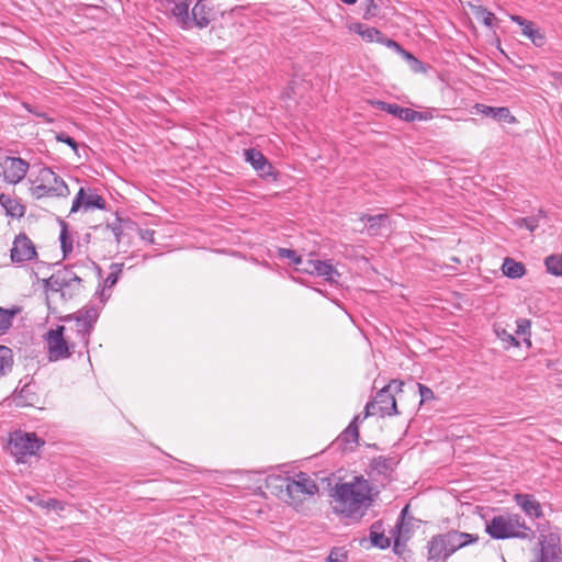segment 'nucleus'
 Here are the masks:
<instances>
[{"instance_id": "obj_48", "label": "nucleus", "mask_w": 562, "mask_h": 562, "mask_svg": "<svg viewBox=\"0 0 562 562\" xmlns=\"http://www.w3.org/2000/svg\"><path fill=\"white\" fill-rule=\"evenodd\" d=\"M114 284H115L114 282H111L109 285L106 283H104V286L101 289V291H100V302H101L102 305L110 297L111 289H112V286ZM97 293L99 294V292H97Z\"/></svg>"}, {"instance_id": "obj_15", "label": "nucleus", "mask_w": 562, "mask_h": 562, "mask_svg": "<svg viewBox=\"0 0 562 562\" xmlns=\"http://www.w3.org/2000/svg\"><path fill=\"white\" fill-rule=\"evenodd\" d=\"M245 159L252 168L259 173L260 177L266 178L273 176V167L268 159L257 149L249 148L245 150Z\"/></svg>"}, {"instance_id": "obj_43", "label": "nucleus", "mask_w": 562, "mask_h": 562, "mask_svg": "<svg viewBox=\"0 0 562 562\" xmlns=\"http://www.w3.org/2000/svg\"><path fill=\"white\" fill-rule=\"evenodd\" d=\"M406 510H407V507L403 508V510L401 513V518L398 519V521L395 525V531L397 533L395 536V548L398 547L400 541H401L402 529H403V526H404V515H405Z\"/></svg>"}, {"instance_id": "obj_2", "label": "nucleus", "mask_w": 562, "mask_h": 562, "mask_svg": "<svg viewBox=\"0 0 562 562\" xmlns=\"http://www.w3.org/2000/svg\"><path fill=\"white\" fill-rule=\"evenodd\" d=\"M266 487L294 509H300L305 502L314 498L319 492L315 480L302 471L292 476L269 475L266 480Z\"/></svg>"}, {"instance_id": "obj_16", "label": "nucleus", "mask_w": 562, "mask_h": 562, "mask_svg": "<svg viewBox=\"0 0 562 562\" xmlns=\"http://www.w3.org/2000/svg\"><path fill=\"white\" fill-rule=\"evenodd\" d=\"M428 558L436 562H445L450 555L448 542L446 541L445 533L434 536L428 542Z\"/></svg>"}, {"instance_id": "obj_36", "label": "nucleus", "mask_w": 562, "mask_h": 562, "mask_svg": "<svg viewBox=\"0 0 562 562\" xmlns=\"http://www.w3.org/2000/svg\"><path fill=\"white\" fill-rule=\"evenodd\" d=\"M521 32L527 36L535 45L541 46L544 42V36L540 30L533 27V23L529 21L528 24L521 29Z\"/></svg>"}, {"instance_id": "obj_24", "label": "nucleus", "mask_w": 562, "mask_h": 562, "mask_svg": "<svg viewBox=\"0 0 562 562\" xmlns=\"http://www.w3.org/2000/svg\"><path fill=\"white\" fill-rule=\"evenodd\" d=\"M502 271L503 274L509 279H519L525 276L526 268L524 263L507 257L503 261Z\"/></svg>"}, {"instance_id": "obj_14", "label": "nucleus", "mask_w": 562, "mask_h": 562, "mask_svg": "<svg viewBox=\"0 0 562 562\" xmlns=\"http://www.w3.org/2000/svg\"><path fill=\"white\" fill-rule=\"evenodd\" d=\"M214 15L213 0H198L191 10L192 26L206 27Z\"/></svg>"}, {"instance_id": "obj_52", "label": "nucleus", "mask_w": 562, "mask_h": 562, "mask_svg": "<svg viewBox=\"0 0 562 562\" xmlns=\"http://www.w3.org/2000/svg\"><path fill=\"white\" fill-rule=\"evenodd\" d=\"M398 54L407 60V63H409L415 56L413 54H411L409 52L405 50L403 47H402V52H398Z\"/></svg>"}, {"instance_id": "obj_29", "label": "nucleus", "mask_w": 562, "mask_h": 562, "mask_svg": "<svg viewBox=\"0 0 562 562\" xmlns=\"http://www.w3.org/2000/svg\"><path fill=\"white\" fill-rule=\"evenodd\" d=\"M349 29L368 42L382 41V33L375 27H368L362 23H353Z\"/></svg>"}, {"instance_id": "obj_40", "label": "nucleus", "mask_w": 562, "mask_h": 562, "mask_svg": "<svg viewBox=\"0 0 562 562\" xmlns=\"http://www.w3.org/2000/svg\"><path fill=\"white\" fill-rule=\"evenodd\" d=\"M496 334L499 339L507 342L509 346H515V347L519 346V341L516 339V337L514 335H512L510 333H508L507 330L496 329Z\"/></svg>"}, {"instance_id": "obj_11", "label": "nucleus", "mask_w": 562, "mask_h": 562, "mask_svg": "<svg viewBox=\"0 0 562 562\" xmlns=\"http://www.w3.org/2000/svg\"><path fill=\"white\" fill-rule=\"evenodd\" d=\"M1 168L4 181L10 184H16L24 179L30 165L20 157H7L1 164Z\"/></svg>"}, {"instance_id": "obj_50", "label": "nucleus", "mask_w": 562, "mask_h": 562, "mask_svg": "<svg viewBox=\"0 0 562 562\" xmlns=\"http://www.w3.org/2000/svg\"><path fill=\"white\" fill-rule=\"evenodd\" d=\"M408 64H409L411 69L416 74L426 71L425 65L420 60H418L416 57H414Z\"/></svg>"}, {"instance_id": "obj_17", "label": "nucleus", "mask_w": 562, "mask_h": 562, "mask_svg": "<svg viewBox=\"0 0 562 562\" xmlns=\"http://www.w3.org/2000/svg\"><path fill=\"white\" fill-rule=\"evenodd\" d=\"M515 503L530 518H540L543 516L541 504L531 494L517 493L514 495Z\"/></svg>"}, {"instance_id": "obj_19", "label": "nucleus", "mask_w": 562, "mask_h": 562, "mask_svg": "<svg viewBox=\"0 0 562 562\" xmlns=\"http://www.w3.org/2000/svg\"><path fill=\"white\" fill-rule=\"evenodd\" d=\"M380 109L386 111L387 113L405 121V122H414L417 119L422 117V112L412 110L409 108L400 106L396 103H386L379 102Z\"/></svg>"}, {"instance_id": "obj_4", "label": "nucleus", "mask_w": 562, "mask_h": 562, "mask_svg": "<svg viewBox=\"0 0 562 562\" xmlns=\"http://www.w3.org/2000/svg\"><path fill=\"white\" fill-rule=\"evenodd\" d=\"M30 192L36 200L44 198H67L70 194V190L63 178L47 167L40 169L36 179L33 181V186L30 188Z\"/></svg>"}, {"instance_id": "obj_46", "label": "nucleus", "mask_w": 562, "mask_h": 562, "mask_svg": "<svg viewBox=\"0 0 562 562\" xmlns=\"http://www.w3.org/2000/svg\"><path fill=\"white\" fill-rule=\"evenodd\" d=\"M529 328H530V321L529 319L519 318L517 321V329H516V334L517 335H525V334H527Z\"/></svg>"}, {"instance_id": "obj_1", "label": "nucleus", "mask_w": 562, "mask_h": 562, "mask_svg": "<svg viewBox=\"0 0 562 562\" xmlns=\"http://www.w3.org/2000/svg\"><path fill=\"white\" fill-rule=\"evenodd\" d=\"M371 492L372 486L363 476L336 484L331 494L334 513L355 521L360 520L372 504Z\"/></svg>"}, {"instance_id": "obj_10", "label": "nucleus", "mask_w": 562, "mask_h": 562, "mask_svg": "<svg viewBox=\"0 0 562 562\" xmlns=\"http://www.w3.org/2000/svg\"><path fill=\"white\" fill-rule=\"evenodd\" d=\"M297 271L324 278V281H335L336 277H340L331 260L306 259L303 267H297Z\"/></svg>"}, {"instance_id": "obj_53", "label": "nucleus", "mask_w": 562, "mask_h": 562, "mask_svg": "<svg viewBox=\"0 0 562 562\" xmlns=\"http://www.w3.org/2000/svg\"><path fill=\"white\" fill-rule=\"evenodd\" d=\"M341 2L346 3V4H353L357 2V0H340Z\"/></svg>"}, {"instance_id": "obj_41", "label": "nucleus", "mask_w": 562, "mask_h": 562, "mask_svg": "<svg viewBox=\"0 0 562 562\" xmlns=\"http://www.w3.org/2000/svg\"><path fill=\"white\" fill-rule=\"evenodd\" d=\"M347 553L342 549H333L328 555V562H346Z\"/></svg>"}, {"instance_id": "obj_26", "label": "nucleus", "mask_w": 562, "mask_h": 562, "mask_svg": "<svg viewBox=\"0 0 562 562\" xmlns=\"http://www.w3.org/2000/svg\"><path fill=\"white\" fill-rule=\"evenodd\" d=\"M0 205L5 210L7 214L12 217H21L24 214L23 205L8 194H0Z\"/></svg>"}, {"instance_id": "obj_22", "label": "nucleus", "mask_w": 562, "mask_h": 562, "mask_svg": "<svg viewBox=\"0 0 562 562\" xmlns=\"http://www.w3.org/2000/svg\"><path fill=\"white\" fill-rule=\"evenodd\" d=\"M361 222L367 224V232L371 236H375L380 234V229L384 227L389 221V216L386 214H378V215H368L364 214L360 217Z\"/></svg>"}, {"instance_id": "obj_3", "label": "nucleus", "mask_w": 562, "mask_h": 562, "mask_svg": "<svg viewBox=\"0 0 562 562\" xmlns=\"http://www.w3.org/2000/svg\"><path fill=\"white\" fill-rule=\"evenodd\" d=\"M485 531L492 539L496 540L512 538L532 540L536 537V532L527 526L525 519L519 514L514 513L494 516L486 521Z\"/></svg>"}, {"instance_id": "obj_6", "label": "nucleus", "mask_w": 562, "mask_h": 562, "mask_svg": "<svg viewBox=\"0 0 562 562\" xmlns=\"http://www.w3.org/2000/svg\"><path fill=\"white\" fill-rule=\"evenodd\" d=\"M45 440L35 432L15 430L10 434L8 449L18 463H25L27 458L36 456Z\"/></svg>"}, {"instance_id": "obj_45", "label": "nucleus", "mask_w": 562, "mask_h": 562, "mask_svg": "<svg viewBox=\"0 0 562 562\" xmlns=\"http://www.w3.org/2000/svg\"><path fill=\"white\" fill-rule=\"evenodd\" d=\"M56 139L58 142H61V143H65L67 145H69L75 151H77L78 149V144L77 142L70 137L69 135L65 134V133H59L56 135Z\"/></svg>"}, {"instance_id": "obj_55", "label": "nucleus", "mask_w": 562, "mask_h": 562, "mask_svg": "<svg viewBox=\"0 0 562 562\" xmlns=\"http://www.w3.org/2000/svg\"><path fill=\"white\" fill-rule=\"evenodd\" d=\"M72 337L76 341H79V335L77 331H74Z\"/></svg>"}, {"instance_id": "obj_44", "label": "nucleus", "mask_w": 562, "mask_h": 562, "mask_svg": "<svg viewBox=\"0 0 562 562\" xmlns=\"http://www.w3.org/2000/svg\"><path fill=\"white\" fill-rule=\"evenodd\" d=\"M420 395V403L432 400L434 398V392L430 387L418 383L417 384Z\"/></svg>"}, {"instance_id": "obj_8", "label": "nucleus", "mask_w": 562, "mask_h": 562, "mask_svg": "<svg viewBox=\"0 0 562 562\" xmlns=\"http://www.w3.org/2000/svg\"><path fill=\"white\" fill-rule=\"evenodd\" d=\"M99 318V307H88L83 312L79 311L72 321H69V329L76 330L79 335V342L82 348L89 345V338L94 324Z\"/></svg>"}, {"instance_id": "obj_18", "label": "nucleus", "mask_w": 562, "mask_h": 562, "mask_svg": "<svg viewBox=\"0 0 562 562\" xmlns=\"http://www.w3.org/2000/svg\"><path fill=\"white\" fill-rule=\"evenodd\" d=\"M449 550L453 554L457 550L479 541V536L458 530H449L445 533Z\"/></svg>"}, {"instance_id": "obj_37", "label": "nucleus", "mask_w": 562, "mask_h": 562, "mask_svg": "<svg viewBox=\"0 0 562 562\" xmlns=\"http://www.w3.org/2000/svg\"><path fill=\"white\" fill-rule=\"evenodd\" d=\"M359 420V416H356L353 420L349 424V426L342 431L340 435V438L342 441L349 443V442H357L359 438V429L357 422Z\"/></svg>"}, {"instance_id": "obj_30", "label": "nucleus", "mask_w": 562, "mask_h": 562, "mask_svg": "<svg viewBox=\"0 0 562 562\" xmlns=\"http://www.w3.org/2000/svg\"><path fill=\"white\" fill-rule=\"evenodd\" d=\"M75 268L55 263V281H82L81 277L75 271Z\"/></svg>"}, {"instance_id": "obj_39", "label": "nucleus", "mask_w": 562, "mask_h": 562, "mask_svg": "<svg viewBox=\"0 0 562 562\" xmlns=\"http://www.w3.org/2000/svg\"><path fill=\"white\" fill-rule=\"evenodd\" d=\"M378 11H379V8L374 0H366L363 19L370 20L372 18H375L378 15Z\"/></svg>"}, {"instance_id": "obj_42", "label": "nucleus", "mask_w": 562, "mask_h": 562, "mask_svg": "<svg viewBox=\"0 0 562 562\" xmlns=\"http://www.w3.org/2000/svg\"><path fill=\"white\" fill-rule=\"evenodd\" d=\"M123 265L122 263H112L111 265V272L108 274V277L104 279V281H117L120 278V273L122 272Z\"/></svg>"}, {"instance_id": "obj_5", "label": "nucleus", "mask_w": 562, "mask_h": 562, "mask_svg": "<svg viewBox=\"0 0 562 562\" xmlns=\"http://www.w3.org/2000/svg\"><path fill=\"white\" fill-rule=\"evenodd\" d=\"M74 329H69V323L67 325L57 326L55 329H50L47 333V346L49 360L57 361L70 357L71 352L77 349L79 352L83 349L79 341H76L72 337Z\"/></svg>"}, {"instance_id": "obj_47", "label": "nucleus", "mask_w": 562, "mask_h": 562, "mask_svg": "<svg viewBox=\"0 0 562 562\" xmlns=\"http://www.w3.org/2000/svg\"><path fill=\"white\" fill-rule=\"evenodd\" d=\"M139 237L148 244H154L155 243V231L149 229V228L140 229Z\"/></svg>"}, {"instance_id": "obj_12", "label": "nucleus", "mask_w": 562, "mask_h": 562, "mask_svg": "<svg viewBox=\"0 0 562 562\" xmlns=\"http://www.w3.org/2000/svg\"><path fill=\"white\" fill-rule=\"evenodd\" d=\"M74 283H45L46 303L49 310L56 311L58 305L72 297Z\"/></svg>"}, {"instance_id": "obj_28", "label": "nucleus", "mask_w": 562, "mask_h": 562, "mask_svg": "<svg viewBox=\"0 0 562 562\" xmlns=\"http://www.w3.org/2000/svg\"><path fill=\"white\" fill-rule=\"evenodd\" d=\"M370 540L372 546L380 549H386L391 544L390 538L384 536L382 524L380 521H376L371 526Z\"/></svg>"}, {"instance_id": "obj_51", "label": "nucleus", "mask_w": 562, "mask_h": 562, "mask_svg": "<svg viewBox=\"0 0 562 562\" xmlns=\"http://www.w3.org/2000/svg\"><path fill=\"white\" fill-rule=\"evenodd\" d=\"M510 20H512L513 22L517 23L518 25H520V26H521V29H524V27H525V25L529 23V21H527V20H526V19H524L522 16H520V15H515V14L510 15Z\"/></svg>"}, {"instance_id": "obj_21", "label": "nucleus", "mask_w": 562, "mask_h": 562, "mask_svg": "<svg viewBox=\"0 0 562 562\" xmlns=\"http://www.w3.org/2000/svg\"><path fill=\"white\" fill-rule=\"evenodd\" d=\"M476 111L484 115L495 119L496 121H504V122H512L515 119L510 115V111L508 108L501 106V108H493L485 104H476L475 105Z\"/></svg>"}, {"instance_id": "obj_31", "label": "nucleus", "mask_w": 562, "mask_h": 562, "mask_svg": "<svg viewBox=\"0 0 562 562\" xmlns=\"http://www.w3.org/2000/svg\"><path fill=\"white\" fill-rule=\"evenodd\" d=\"M60 247L64 254V257L68 256L72 251V237L68 232V226L65 221H60Z\"/></svg>"}, {"instance_id": "obj_35", "label": "nucleus", "mask_w": 562, "mask_h": 562, "mask_svg": "<svg viewBox=\"0 0 562 562\" xmlns=\"http://www.w3.org/2000/svg\"><path fill=\"white\" fill-rule=\"evenodd\" d=\"M473 14L477 20H481L484 25L487 27L494 26V21H496L495 15L488 11L486 8L482 5H475L473 7Z\"/></svg>"}, {"instance_id": "obj_9", "label": "nucleus", "mask_w": 562, "mask_h": 562, "mask_svg": "<svg viewBox=\"0 0 562 562\" xmlns=\"http://www.w3.org/2000/svg\"><path fill=\"white\" fill-rule=\"evenodd\" d=\"M105 206L106 203L104 199L98 194L94 189L80 188L72 201L70 213H76L81 209L83 211H90L94 209L105 210Z\"/></svg>"}, {"instance_id": "obj_7", "label": "nucleus", "mask_w": 562, "mask_h": 562, "mask_svg": "<svg viewBox=\"0 0 562 562\" xmlns=\"http://www.w3.org/2000/svg\"><path fill=\"white\" fill-rule=\"evenodd\" d=\"M403 382L393 380L390 384L382 387L375 395L374 400L367 403L364 408V418L368 416H393L398 414L396 400L392 393V389L402 391Z\"/></svg>"}, {"instance_id": "obj_13", "label": "nucleus", "mask_w": 562, "mask_h": 562, "mask_svg": "<svg viewBox=\"0 0 562 562\" xmlns=\"http://www.w3.org/2000/svg\"><path fill=\"white\" fill-rule=\"evenodd\" d=\"M36 257V250L33 241L25 235L19 234L11 248V259L13 262H24Z\"/></svg>"}, {"instance_id": "obj_25", "label": "nucleus", "mask_w": 562, "mask_h": 562, "mask_svg": "<svg viewBox=\"0 0 562 562\" xmlns=\"http://www.w3.org/2000/svg\"><path fill=\"white\" fill-rule=\"evenodd\" d=\"M36 281H55V263L49 265L44 261H36L32 267Z\"/></svg>"}, {"instance_id": "obj_20", "label": "nucleus", "mask_w": 562, "mask_h": 562, "mask_svg": "<svg viewBox=\"0 0 562 562\" xmlns=\"http://www.w3.org/2000/svg\"><path fill=\"white\" fill-rule=\"evenodd\" d=\"M171 14L181 29L188 30L192 27L190 3L187 0L175 3Z\"/></svg>"}, {"instance_id": "obj_38", "label": "nucleus", "mask_w": 562, "mask_h": 562, "mask_svg": "<svg viewBox=\"0 0 562 562\" xmlns=\"http://www.w3.org/2000/svg\"><path fill=\"white\" fill-rule=\"evenodd\" d=\"M30 396H33V394L29 392L27 386H23L14 398L16 406L33 405L31 402L32 398H30Z\"/></svg>"}, {"instance_id": "obj_49", "label": "nucleus", "mask_w": 562, "mask_h": 562, "mask_svg": "<svg viewBox=\"0 0 562 562\" xmlns=\"http://www.w3.org/2000/svg\"><path fill=\"white\" fill-rule=\"evenodd\" d=\"M379 43L384 44L386 47L394 49L396 53L402 52V46L395 42L394 40L386 38L382 34V41H378Z\"/></svg>"}, {"instance_id": "obj_54", "label": "nucleus", "mask_w": 562, "mask_h": 562, "mask_svg": "<svg viewBox=\"0 0 562 562\" xmlns=\"http://www.w3.org/2000/svg\"><path fill=\"white\" fill-rule=\"evenodd\" d=\"M422 120H428V114L422 112V117L417 119V121H422Z\"/></svg>"}, {"instance_id": "obj_27", "label": "nucleus", "mask_w": 562, "mask_h": 562, "mask_svg": "<svg viewBox=\"0 0 562 562\" xmlns=\"http://www.w3.org/2000/svg\"><path fill=\"white\" fill-rule=\"evenodd\" d=\"M13 364L14 358L12 349L0 345V379L11 373Z\"/></svg>"}, {"instance_id": "obj_33", "label": "nucleus", "mask_w": 562, "mask_h": 562, "mask_svg": "<svg viewBox=\"0 0 562 562\" xmlns=\"http://www.w3.org/2000/svg\"><path fill=\"white\" fill-rule=\"evenodd\" d=\"M20 307L4 310L0 307V333H5L12 326L13 317L20 313Z\"/></svg>"}, {"instance_id": "obj_23", "label": "nucleus", "mask_w": 562, "mask_h": 562, "mask_svg": "<svg viewBox=\"0 0 562 562\" xmlns=\"http://www.w3.org/2000/svg\"><path fill=\"white\" fill-rule=\"evenodd\" d=\"M546 217H547V213L540 209V210H538V212L536 214H533L531 216L515 218L513 221V224L517 228H526L530 233H533L538 228L539 222Z\"/></svg>"}, {"instance_id": "obj_34", "label": "nucleus", "mask_w": 562, "mask_h": 562, "mask_svg": "<svg viewBox=\"0 0 562 562\" xmlns=\"http://www.w3.org/2000/svg\"><path fill=\"white\" fill-rule=\"evenodd\" d=\"M547 271L554 277H562V255H550L546 258Z\"/></svg>"}, {"instance_id": "obj_32", "label": "nucleus", "mask_w": 562, "mask_h": 562, "mask_svg": "<svg viewBox=\"0 0 562 562\" xmlns=\"http://www.w3.org/2000/svg\"><path fill=\"white\" fill-rule=\"evenodd\" d=\"M277 256L279 258L289 259L290 262L295 266L296 270L297 267H303L306 260L303 259L302 256H300L295 250L282 247H279L277 249Z\"/></svg>"}]
</instances>
